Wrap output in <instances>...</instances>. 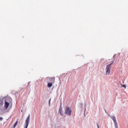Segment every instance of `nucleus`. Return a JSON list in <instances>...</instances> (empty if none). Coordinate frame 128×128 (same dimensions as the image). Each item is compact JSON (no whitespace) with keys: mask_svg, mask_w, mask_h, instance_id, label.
Wrapping results in <instances>:
<instances>
[{"mask_svg":"<svg viewBox=\"0 0 128 128\" xmlns=\"http://www.w3.org/2000/svg\"><path fill=\"white\" fill-rule=\"evenodd\" d=\"M114 62V60H113L110 64L106 66V68L105 69L106 76H110V68H112L110 66H112Z\"/></svg>","mask_w":128,"mask_h":128,"instance_id":"f257e3e1","label":"nucleus"},{"mask_svg":"<svg viewBox=\"0 0 128 128\" xmlns=\"http://www.w3.org/2000/svg\"><path fill=\"white\" fill-rule=\"evenodd\" d=\"M64 110V114L66 116H72V108L70 107L69 106H66Z\"/></svg>","mask_w":128,"mask_h":128,"instance_id":"f03ea898","label":"nucleus"},{"mask_svg":"<svg viewBox=\"0 0 128 128\" xmlns=\"http://www.w3.org/2000/svg\"><path fill=\"white\" fill-rule=\"evenodd\" d=\"M30 114H29L25 120V126H24V128H28V124H30Z\"/></svg>","mask_w":128,"mask_h":128,"instance_id":"7ed1b4c3","label":"nucleus"},{"mask_svg":"<svg viewBox=\"0 0 128 128\" xmlns=\"http://www.w3.org/2000/svg\"><path fill=\"white\" fill-rule=\"evenodd\" d=\"M110 116V118H112V120L114 122L115 128H118L116 116Z\"/></svg>","mask_w":128,"mask_h":128,"instance_id":"20e7f679","label":"nucleus"},{"mask_svg":"<svg viewBox=\"0 0 128 128\" xmlns=\"http://www.w3.org/2000/svg\"><path fill=\"white\" fill-rule=\"evenodd\" d=\"M60 116H64V110H62V103L60 102L59 110L58 112Z\"/></svg>","mask_w":128,"mask_h":128,"instance_id":"39448f33","label":"nucleus"},{"mask_svg":"<svg viewBox=\"0 0 128 128\" xmlns=\"http://www.w3.org/2000/svg\"><path fill=\"white\" fill-rule=\"evenodd\" d=\"M56 78L54 77H51L47 79V82H52V84H54L56 82Z\"/></svg>","mask_w":128,"mask_h":128,"instance_id":"423d86ee","label":"nucleus"},{"mask_svg":"<svg viewBox=\"0 0 128 128\" xmlns=\"http://www.w3.org/2000/svg\"><path fill=\"white\" fill-rule=\"evenodd\" d=\"M8 102V104H10V102H12V98H10V97H6L5 98L4 102Z\"/></svg>","mask_w":128,"mask_h":128,"instance_id":"0eeeda50","label":"nucleus"},{"mask_svg":"<svg viewBox=\"0 0 128 128\" xmlns=\"http://www.w3.org/2000/svg\"><path fill=\"white\" fill-rule=\"evenodd\" d=\"M9 106H10V103H8V102H4V108L6 110H8Z\"/></svg>","mask_w":128,"mask_h":128,"instance_id":"6e6552de","label":"nucleus"},{"mask_svg":"<svg viewBox=\"0 0 128 128\" xmlns=\"http://www.w3.org/2000/svg\"><path fill=\"white\" fill-rule=\"evenodd\" d=\"M52 84H54V83L50 82H48V88H52Z\"/></svg>","mask_w":128,"mask_h":128,"instance_id":"1a4fd4ad","label":"nucleus"},{"mask_svg":"<svg viewBox=\"0 0 128 128\" xmlns=\"http://www.w3.org/2000/svg\"><path fill=\"white\" fill-rule=\"evenodd\" d=\"M17 125H18V121H16V122H15V124H14V127H12V128H15L16 126Z\"/></svg>","mask_w":128,"mask_h":128,"instance_id":"9d476101","label":"nucleus"},{"mask_svg":"<svg viewBox=\"0 0 128 128\" xmlns=\"http://www.w3.org/2000/svg\"><path fill=\"white\" fill-rule=\"evenodd\" d=\"M80 108H84V104L82 102H80Z\"/></svg>","mask_w":128,"mask_h":128,"instance_id":"9b49d317","label":"nucleus"},{"mask_svg":"<svg viewBox=\"0 0 128 128\" xmlns=\"http://www.w3.org/2000/svg\"><path fill=\"white\" fill-rule=\"evenodd\" d=\"M122 88H126V84H123L122 86Z\"/></svg>","mask_w":128,"mask_h":128,"instance_id":"f8f14e48","label":"nucleus"},{"mask_svg":"<svg viewBox=\"0 0 128 128\" xmlns=\"http://www.w3.org/2000/svg\"><path fill=\"white\" fill-rule=\"evenodd\" d=\"M96 126L98 128H100V126H98V122H96Z\"/></svg>","mask_w":128,"mask_h":128,"instance_id":"ddd939ff","label":"nucleus"},{"mask_svg":"<svg viewBox=\"0 0 128 128\" xmlns=\"http://www.w3.org/2000/svg\"><path fill=\"white\" fill-rule=\"evenodd\" d=\"M0 104H4V102L0 101Z\"/></svg>","mask_w":128,"mask_h":128,"instance_id":"4468645a","label":"nucleus"},{"mask_svg":"<svg viewBox=\"0 0 128 128\" xmlns=\"http://www.w3.org/2000/svg\"><path fill=\"white\" fill-rule=\"evenodd\" d=\"M113 58H114L113 60H114V59H116V54H114V56H113Z\"/></svg>","mask_w":128,"mask_h":128,"instance_id":"2eb2a0df","label":"nucleus"},{"mask_svg":"<svg viewBox=\"0 0 128 128\" xmlns=\"http://www.w3.org/2000/svg\"><path fill=\"white\" fill-rule=\"evenodd\" d=\"M52 100V98H50L49 100V106H50V100Z\"/></svg>","mask_w":128,"mask_h":128,"instance_id":"dca6fc26","label":"nucleus"},{"mask_svg":"<svg viewBox=\"0 0 128 128\" xmlns=\"http://www.w3.org/2000/svg\"><path fill=\"white\" fill-rule=\"evenodd\" d=\"M104 110L106 114H108V112H106V108H104Z\"/></svg>","mask_w":128,"mask_h":128,"instance_id":"f3484780","label":"nucleus"},{"mask_svg":"<svg viewBox=\"0 0 128 128\" xmlns=\"http://www.w3.org/2000/svg\"><path fill=\"white\" fill-rule=\"evenodd\" d=\"M3 119H4V118H2V117H0V120H2Z\"/></svg>","mask_w":128,"mask_h":128,"instance_id":"a211bd4d","label":"nucleus"},{"mask_svg":"<svg viewBox=\"0 0 128 128\" xmlns=\"http://www.w3.org/2000/svg\"><path fill=\"white\" fill-rule=\"evenodd\" d=\"M84 106H84V108H85V110H86V104H84Z\"/></svg>","mask_w":128,"mask_h":128,"instance_id":"6ab92c4d","label":"nucleus"},{"mask_svg":"<svg viewBox=\"0 0 128 128\" xmlns=\"http://www.w3.org/2000/svg\"><path fill=\"white\" fill-rule=\"evenodd\" d=\"M21 112H22V110Z\"/></svg>","mask_w":128,"mask_h":128,"instance_id":"aec40b11","label":"nucleus"}]
</instances>
